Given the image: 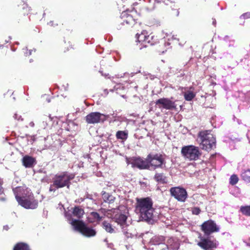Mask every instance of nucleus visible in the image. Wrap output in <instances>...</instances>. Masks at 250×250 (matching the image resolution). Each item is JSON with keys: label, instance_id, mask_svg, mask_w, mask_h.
<instances>
[{"label": "nucleus", "instance_id": "f257e3e1", "mask_svg": "<svg viewBox=\"0 0 250 250\" xmlns=\"http://www.w3.org/2000/svg\"><path fill=\"white\" fill-rule=\"evenodd\" d=\"M135 210L140 214L141 217L144 220L149 221L153 216L154 208H153V202L150 197L137 198Z\"/></svg>", "mask_w": 250, "mask_h": 250}, {"label": "nucleus", "instance_id": "f03ea898", "mask_svg": "<svg viewBox=\"0 0 250 250\" xmlns=\"http://www.w3.org/2000/svg\"><path fill=\"white\" fill-rule=\"evenodd\" d=\"M74 175L72 174H69L67 171L58 173L53 178V184L51 187H55L57 189L61 188L66 187L69 188L71 180L73 179Z\"/></svg>", "mask_w": 250, "mask_h": 250}, {"label": "nucleus", "instance_id": "7ed1b4c3", "mask_svg": "<svg viewBox=\"0 0 250 250\" xmlns=\"http://www.w3.org/2000/svg\"><path fill=\"white\" fill-rule=\"evenodd\" d=\"M200 139V145L202 149L209 151L216 146V139L210 131L205 130L201 131L198 134Z\"/></svg>", "mask_w": 250, "mask_h": 250}, {"label": "nucleus", "instance_id": "20e7f679", "mask_svg": "<svg viewBox=\"0 0 250 250\" xmlns=\"http://www.w3.org/2000/svg\"><path fill=\"white\" fill-rule=\"evenodd\" d=\"M181 154L185 159L189 161H195L199 159L202 154L199 147L193 145L182 147Z\"/></svg>", "mask_w": 250, "mask_h": 250}, {"label": "nucleus", "instance_id": "39448f33", "mask_svg": "<svg viewBox=\"0 0 250 250\" xmlns=\"http://www.w3.org/2000/svg\"><path fill=\"white\" fill-rule=\"evenodd\" d=\"M71 224L76 230L84 236L90 237L94 236L96 234V231L95 229L92 228L88 227L82 220L73 219Z\"/></svg>", "mask_w": 250, "mask_h": 250}, {"label": "nucleus", "instance_id": "423d86ee", "mask_svg": "<svg viewBox=\"0 0 250 250\" xmlns=\"http://www.w3.org/2000/svg\"><path fill=\"white\" fill-rule=\"evenodd\" d=\"M15 197L19 204L26 209H35L38 207V202L33 195L26 196L16 195Z\"/></svg>", "mask_w": 250, "mask_h": 250}, {"label": "nucleus", "instance_id": "0eeeda50", "mask_svg": "<svg viewBox=\"0 0 250 250\" xmlns=\"http://www.w3.org/2000/svg\"><path fill=\"white\" fill-rule=\"evenodd\" d=\"M146 160L149 166H151L154 169L163 168V166L165 165V159L161 154H149L147 156Z\"/></svg>", "mask_w": 250, "mask_h": 250}, {"label": "nucleus", "instance_id": "6e6552de", "mask_svg": "<svg viewBox=\"0 0 250 250\" xmlns=\"http://www.w3.org/2000/svg\"><path fill=\"white\" fill-rule=\"evenodd\" d=\"M171 195L178 201L185 202L188 197L186 190L179 187H172L170 189Z\"/></svg>", "mask_w": 250, "mask_h": 250}, {"label": "nucleus", "instance_id": "1a4fd4ad", "mask_svg": "<svg viewBox=\"0 0 250 250\" xmlns=\"http://www.w3.org/2000/svg\"><path fill=\"white\" fill-rule=\"evenodd\" d=\"M105 120V116L98 112H91L85 117L86 122L88 124H98Z\"/></svg>", "mask_w": 250, "mask_h": 250}, {"label": "nucleus", "instance_id": "9d476101", "mask_svg": "<svg viewBox=\"0 0 250 250\" xmlns=\"http://www.w3.org/2000/svg\"><path fill=\"white\" fill-rule=\"evenodd\" d=\"M201 229L205 235H208L214 232L217 231L218 229L216 224L211 220H209L202 224Z\"/></svg>", "mask_w": 250, "mask_h": 250}, {"label": "nucleus", "instance_id": "9b49d317", "mask_svg": "<svg viewBox=\"0 0 250 250\" xmlns=\"http://www.w3.org/2000/svg\"><path fill=\"white\" fill-rule=\"evenodd\" d=\"M155 104L156 105H162V107L165 109L171 110L176 108V104L175 102L171 101L168 98H160L157 100Z\"/></svg>", "mask_w": 250, "mask_h": 250}, {"label": "nucleus", "instance_id": "f8f14e48", "mask_svg": "<svg viewBox=\"0 0 250 250\" xmlns=\"http://www.w3.org/2000/svg\"><path fill=\"white\" fill-rule=\"evenodd\" d=\"M121 19L129 27H132L136 23V19L133 15L131 12H123L121 15Z\"/></svg>", "mask_w": 250, "mask_h": 250}, {"label": "nucleus", "instance_id": "ddd939ff", "mask_svg": "<svg viewBox=\"0 0 250 250\" xmlns=\"http://www.w3.org/2000/svg\"><path fill=\"white\" fill-rule=\"evenodd\" d=\"M200 248L205 250H209L215 247L214 243L208 238H201L197 244Z\"/></svg>", "mask_w": 250, "mask_h": 250}, {"label": "nucleus", "instance_id": "4468645a", "mask_svg": "<svg viewBox=\"0 0 250 250\" xmlns=\"http://www.w3.org/2000/svg\"><path fill=\"white\" fill-rule=\"evenodd\" d=\"M132 165L141 169H148L149 167L148 162L141 158H137L133 160Z\"/></svg>", "mask_w": 250, "mask_h": 250}, {"label": "nucleus", "instance_id": "2eb2a0df", "mask_svg": "<svg viewBox=\"0 0 250 250\" xmlns=\"http://www.w3.org/2000/svg\"><path fill=\"white\" fill-rule=\"evenodd\" d=\"M22 162L25 167H32L36 163V161L35 158L25 155L23 157Z\"/></svg>", "mask_w": 250, "mask_h": 250}, {"label": "nucleus", "instance_id": "dca6fc26", "mask_svg": "<svg viewBox=\"0 0 250 250\" xmlns=\"http://www.w3.org/2000/svg\"><path fill=\"white\" fill-rule=\"evenodd\" d=\"M146 42V47L149 45H155L160 42L157 36H156L152 33L147 35Z\"/></svg>", "mask_w": 250, "mask_h": 250}, {"label": "nucleus", "instance_id": "f3484780", "mask_svg": "<svg viewBox=\"0 0 250 250\" xmlns=\"http://www.w3.org/2000/svg\"><path fill=\"white\" fill-rule=\"evenodd\" d=\"M154 180L160 184H165L167 183V178L164 173L156 172L154 176Z\"/></svg>", "mask_w": 250, "mask_h": 250}, {"label": "nucleus", "instance_id": "a211bd4d", "mask_svg": "<svg viewBox=\"0 0 250 250\" xmlns=\"http://www.w3.org/2000/svg\"><path fill=\"white\" fill-rule=\"evenodd\" d=\"M179 8L175 3H171L170 9L168 11V15L171 18H175L178 16L179 14Z\"/></svg>", "mask_w": 250, "mask_h": 250}, {"label": "nucleus", "instance_id": "6ab92c4d", "mask_svg": "<svg viewBox=\"0 0 250 250\" xmlns=\"http://www.w3.org/2000/svg\"><path fill=\"white\" fill-rule=\"evenodd\" d=\"M147 36V33L145 31L142 32L141 34L137 33L136 35L137 41L141 43L144 46L146 47V40Z\"/></svg>", "mask_w": 250, "mask_h": 250}, {"label": "nucleus", "instance_id": "aec40b11", "mask_svg": "<svg viewBox=\"0 0 250 250\" xmlns=\"http://www.w3.org/2000/svg\"><path fill=\"white\" fill-rule=\"evenodd\" d=\"M72 214L74 216L79 219L82 218L84 214V210L78 206H75L73 208Z\"/></svg>", "mask_w": 250, "mask_h": 250}, {"label": "nucleus", "instance_id": "412c9836", "mask_svg": "<svg viewBox=\"0 0 250 250\" xmlns=\"http://www.w3.org/2000/svg\"><path fill=\"white\" fill-rule=\"evenodd\" d=\"M13 250H31V249L27 243L18 242L14 245Z\"/></svg>", "mask_w": 250, "mask_h": 250}, {"label": "nucleus", "instance_id": "4be33fe9", "mask_svg": "<svg viewBox=\"0 0 250 250\" xmlns=\"http://www.w3.org/2000/svg\"><path fill=\"white\" fill-rule=\"evenodd\" d=\"M189 89V90H188L184 93V98L187 101H192L196 96V94L191 90V89L193 90V87L191 86Z\"/></svg>", "mask_w": 250, "mask_h": 250}, {"label": "nucleus", "instance_id": "5701e85b", "mask_svg": "<svg viewBox=\"0 0 250 250\" xmlns=\"http://www.w3.org/2000/svg\"><path fill=\"white\" fill-rule=\"evenodd\" d=\"M21 9L19 12L20 15H28L31 12V8L28 6V4L24 2H22V4H21Z\"/></svg>", "mask_w": 250, "mask_h": 250}, {"label": "nucleus", "instance_id": "b1692460", "mask_svg": "<svg viewBox=\"0 0 250 250\" xmlns=\"http://www.w3.org/2000/svg\"><path fill=\"white\" fill-rule=\"evenodd\" d=\"M115 218L116 219V222L118 224L121 226H123L126 223L127 217L125 214H120L119 215H116Z\"/></svg>", "mask_w": 250, "mask_h": 250}, {"label": "nucleus", "instance_id": "393cba45", "mask_svg": "<svg viewBox=\"0 0 250 250\" xmlns=\"http://www.w3.org/2000/svg\"><path fill=\"white\" fill-rule=\"evenodd\" d=\"M102 196L104 201L108 202L109 204L113 203L115 199L113 196L109 194L108 193L104 192Z\"/></svg>", "mask_w": 250, "mask_h": 250}, {"label": "nucleus", "instance_id": "a878e982", "mask_svg": "<svg viewBox=\"0 0 250 250\" xmlns=\"http://www.w3.org/2000/svg\"><path fill=\"white\" fill-rule=\"evenodd\" d=\"M102 224L103 228L107 232L110 233L115 232L114 228L112 227L111 224H110L109 223L104 221L103 222Z\"/></svg>", "mask_w": 250, "mask_h": 250}, {"label": "nucleus", "instance_id": "bb28decb", "mask_svg": "<svg viewBox=\"0 0 250 250\" xmlns=\"http://www.w3.org/2000/svg\"><path fill=\"white\" fill-rule=\"evenodd\" d=\"M130 27L128 26V25H126L123 21H121V22L117 25L116 29L122 32H125L127 31Z\"/></svg>", "mask_w": 250, "mask_h": 250}, {"label": "nucleus", "instance_id": "cd10ccee", "mask_svg": "<svg viewBox=\"0 0 250 250\" xmlns=\"http://www.w3.org/2000/svg\"><path fill=\"white\" fill-rule=\"evenodd\" d=\"M128 134L124 131H118L116 134V137L118 139L125 140L127 139Z\"/></svg>", "mask_w": 250, "mask_h": 250}, {"label": "nucleus", "instance_id": "c85d7f7f", "mask_svg": "<svg viewBox=\"0 0 250 250\" xmlns=\"http://www.w3.org/2000/svg\"><path fill=\"white\" fill-rule=\"evenodd\" d=\"M240 211L245 216H250V205L241 206L240 208Z\"/></svg>", "mask_w": 250, "mask_h": 250}, {"label": "nucleus", "instance_id": "c756f323", "mask_svg": "<svg viewBox=\"0 0 250 250\" xmlns=\"http://www.w3.org/2000/svg\"><path fill=\"white\" fill-rule=\"evenodd\" d=\"M241 177L245 181L250 182V169L245 170L242 172Z\"/></svg>", "mask_w": 250, "mask_h": 250}, {"label": "nucleus", "instance_id": "7c9ffc66", "mask_svg": "<svg viewBox=\"0 0 250 250\" xmlns=\"http://www.w3.org/2000/svg\"><path fill=\"white\" fill-rule=\"evenodd\" d=\"M238 177L235 174L231 175L229 179V183L231 185H234L238 182Z\"/></svg>", "mask_w": 250, "mask_h": 250}, {"label": "nucleus", "instance_id": "2f4dec72", "mask_svg": "<svg viewBox=\"0 0 250 250\" xmlns=\"http://www.w3.org/2000/svg\"><path fill=\"white\" fill-rule=\"evenodd\" d=\"M62 48L63 49V51L65 52L66 51H69V50L71 49H74L72 47V44L70 43V42H65L62 44Z\"/></svg>", "mask_w": 250, "mask_h": 250}, {"label": "nucleus", "instance_id": "473e14b6", "mask_svg": "<svg viewBox=\"0 0 250 250\" xmlns=\"http://www.w3.org/2000/svg\"><path fill=\"white\" fill-rule=\"evenodd\" d=\"M91 216L93 217V218L97 221H101L102 219V217L100 216V214L96 212H91L90 213Z\"/></svg>", "mask_w": 250, "mask_h": 250}, {"label": "nucleus", "instance_id": "72a5a7b5", "mask_svg": "<svg viewBox=\"0 0 250 250\" xmlns=\"http://www.w3.org/2000/svg\"><path fill=\"white\" fill-rule=\"evenodd\" d=\"M192 212L193 214L198 215L200 213L201 210L199 208L195 207L193 208Z\"/></svg>", "mask_w": 250, "mask_h": 250}, {"label": "nucleus", "instance_id": "f704fd0d", "mask_svg": "<svg viewBox=\"0 0 250 250\" xmlns=\"http://www.w3.org/2000/svg\"><path fill=\"white\" fill-rule=\"evenodd\" d=\"M159 2H163L166 4L168 5V2H170L171 4L172 3V1L173 0H157Z\"/></svg>", "mask_w": 250, "mask_h": 250}, {"label": "nucleus", "instance_id": "c9c22d12", "mask_svg": "<svg viewBox=\"0 0 250 250\" xmlns=\"http://www.w3.org/2000/svg\"><path fill=\"white\" fill-rule=\"evenodd\" d=\"M48 24L49 25L51 26L55 27L56 26H57L58 25V23L57 22H55L53 21H50Z\"/></svg>", "mask_w": 250, "mask_h": 250}, {"label": "nucleus", "instance_id": "e433bc0d", "mask_svg": "<svg viewBox=\"0 0 250 250\" xmlns=\"http://www.w3.org/2000/svg\"><path fill=\"white\" fill-rule=\"evenodd\" d=\"M3 184L2 181H0V195H1L4 193V189L3 187H2V185Z\"/></svg>", "mask_w": 250, "mask_h": 250}, {"label": "nucleus", "instance_id": "4c0bfd02", "mask_svg": "<svg viewBox=\"0 0 250 250\" xmlns=\"http://www.w3.org/2000/svg\"><path fill=\"white\" fill-rule=\"evenodd\" d=\"M242 16L245 17H250V13H247L245 14H244L242 15Z\"/></svg>", "mask_w": 250, "mask_h": 250}, {"label": "nucleus", "instance_id": "58836bf2", "mask_svg": "<svg viewBox=\"0 0 250 250\" xmlns=\"http://www.w3.org/2000/svg\"><path fill=\"white\" fill-rule=\"evenodd\" d=\"M108 94V92L107 89H104V94L105 95H107Z\"/></svg>", "mask_w": 250, "mask_h": 250}, {"label": "nucleus", "instance_id": "ea45409f", "mask_svg": "<svg viewBox=\"0 0 250 250\" xmlns=\"http://www.w3.org/2000/svg\"><path fill=\"white\" fill-rule=\"evenodd\" d=\"M0 200L1 201H5L6 200V198L4 197L0 198Z\"/></svg>", "mask_w": 250, "mask_h": 250}, {"label": "nucleus", "instance_id": "a19ab883", "mask_svg": "<svg viewBox=\"0 0 250 250\" xmlns=\"http://www.w3.org/2000/svg\"><path fill=\"white\" fill-rule=\"evenodd\" d=\"M6 53H8V54H11V51L10 50H9L6 49Z\"/></svg>", "mask_w": 250, "mask_h": 250}, {"label": "nucleus", "instance_id": "79ce46f5", "mask_svg": "<svg viewBox=\"0 0 250 250\" xmlns=\"http://www.w3.org/2000/svg\"><path fill=\"white\" fill-rule=\"evenodd\" d=\"M212 23H213V24H214V25H216V20H213V21H212Z\"/></svg>", "mask_w": 250, "mask_h": 250}, {"label": "nucleus", "instance_id": "37998d69", "mask_svg": "<svg viewBox=\"0 0 250 250\" xmlns=\"http://www.w3.org/2000/svg\"><path fill=\"white\" fill-rule=\"evenodd\" d=\"M66 30L68 32H70V33H71V32H72V29H66Z\"/></svg>", "mask_w": 250, "mask_h": 250}, {"label": "nucleus", "instance_id": "c03bdc74", "mask_svg": "<svg viewBox=\"0 0 250 250\" xmlns=\"http://www.w3.org/2000/svg\"><path fill=\"white\" fill-rule=\"evenodd\" d=\"M246 245L249 246V247H250V243H246Z\"/></svg>", "mask_w": 250, "mask_h": 250}, {"label": "nucleus", "instance_id": "a18cd8bd", "mask_svg": "<svg viewBox=\"0 0 250 250\" xmlns=\"http://www.w3.org/2000/svg\"><path fill=\"white\" fill-rule=\"evenodd\" d=\"M161 42H165V40H164L163 39H162V40H161Z\"/></svg>", "mask_w": 250, "mask_h": 250}]
</instances>
